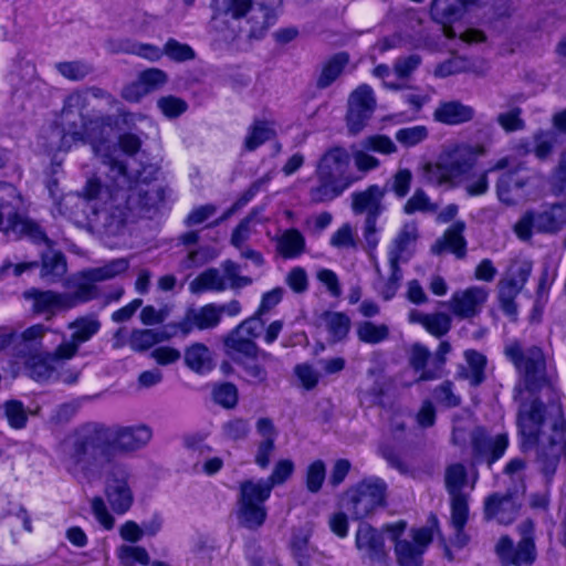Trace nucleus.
<instances>
[{"mask_svg": "<svg viewBox=\"0 0 566 566\" xmlns=\"http://www.w3.org/2000/svg\"><path fill=\"white\" fill-rule=\"evenodd\" d=\"M153 438L149 426L86 422L67 436L62 446V464L80 482L91 483L102 476V464L116 457L144 449Z\"/></svg>", "mask_w": 566, "mask_h": 566, "instance_id": "obj_1", "label": "nucleus"}, {"mask_svg": "<svg viewBox=\"0 0 566 566\" xmlns=\"http://www.w3.org/2000/svg\"><path fill=\"white\" fill-rule=\"evenodd\" d=\"M120 177H109L103 186L97 179H90L84 188L87 200H95L94 209L116 214L122 220L126 211L146 212L157 208L166 199L167 188L160 184L134 180L123 166Z\"/></svg>", "mask_w": 566, "mask_h": 566, "instance_id": "obj_2", "label": "nucleus"}, {"mask_svg": "<svg viewBox=\"0 0 566 566\" xmlns=\"http://www.w3.org/2000/svg\"><path fill=\"white\" fill-rule=\"evenodd\" d=\"M281 0H212L209 32L221 42L234 41L240 32L261 39L276 21Z\"/></svg>", "mask_w": 566, "mask_h": 566, "instance_id": "obj_3", "label": "nucleus"}, {"mask_svg": "<svg viewBox=\"0 0 566 566\" xmlns=\"http://www.w3.org/2000/svg\"><path fill=\"white\" fill-rule=\"evenodd\" d=\"M504 355L520 374L525 390L536 394L544 389L547 401L553 400L554 391L563 397L555 380L547 374L546 356L539 346L524 348L514 340L505 345Z\"/></svg>", "mask_w": 566, "mask_h": 566, "instance_id": "obj_4", "label": "nucleus"}, {"mask_svg": "<svg viewBox=\"0 0 566 566\" xmlns=\"http://www.w3.org/2000/svg\"><path fill=\"white\" fill-rule=\"evenodd\" d=\"M115 124L112 115H96L88 117L73 129L69 138L73 142L88 144L94 155L105 167L106 180L109 177H120V171L126 163L118 158L116 145L111 143V130Z\"/></svg>", "mask_w": 566, "mask_h": 566, "instance_id": "obj_5", "label": "nucleus"}, {"mask_svg": "<svg viewBox=\"0 0 566 566\" xmlns=\"http://www.w3.org/2000/svg\"><path fill=\"white\" fill-rule=\"evenodd\" d=\"M22 207V197L18 189L4 181H0V231L9 237H28L35 243H46L51 241L42 228L31 219L20 213Z\"/></svg>", "mask_w": 566, "mask_h": 566, "instance_id": "obj_6", "label": "nucleus"}, {"mask_svg": "<svg viewBox=\"0 0 566 566\" xmlns=\"http://www.w3.org/2000/svg\"><path fill=\"white\" fill-rule=\"evenodd\" d=\"M444 482L451 502L450 525L453 530L451 543L457 548H463L471 539L465 531L469 518L468 494L463 492L467 483V470L463 464L454 463L446 469Z\"/></svg>", "mask_w": 566, "mask_h": 566, "instance_id": "obj_7", "label": "nucleus"}, {"mask_svg": "<svg viewBox=\"0 0 566 566\" xmlns=\"http://www.w3.org/2000/svg\"><path fill=\"white\" fill-rule=\"evenodd\" d=\"M474 167V149L470 145L448 146L440 154L436 164L423 167L428 181L442 185L461 182Z\"/></svg>", "mask_w": 566, "mask_h": 566, "instance_id": "obj_8", "label": "nucleus"}, {"mask_svg": "<svg viewBox=\"0 0 566 566\" xmlns=\"http://www.w3.org/2000/svg\"><path fill=\"white\" fill-rule=\"evenodd\" d=\"M387 484L377 476L361 480L347 490L346 509L354 520H363L375 514L386 504Z\"/></svg>", "mask_w": 566, "mask_h": 566, "instance_id": "obj_9", "label": "nucleus"}, {"mask_svg": "<svg viewBox=\"0 0 566 566\" xmlns=\"http://www.w3.org/2000/svg\"><path fill=\"white\" fill-rule=\"evenodd\" d=\"M566 224V206L553 203L542 210H527L514 224L513 230L522 241H530L533 232L555 234Z\"/></svg>", "mask_w": 566, "mask_h": 566, "instance_id": "obj_10", "label": "nucleus"}, {"mask_svg": "<svg viewBox=\"0 0 566 566\" xmlns=\"http://www.w3.org/2000/svg\"><path fill=\"white\" fill-rule=\"evenodd\" d=\"M270 495H264L254 484V480H245L240 484L238 499L239 524L249 530L261 527L266 520L265 502Z\"/></svg>", "mask_w": 566, "mask_h": 566, "instance_id": "obj_11", "label": "nucleus"}, {"mask_svg": "<svg viewBox=\"0 0 566 566\" xmlns=\"http://www.w3.org/2000/svg\"><path fill=\"white\" fill-rule=\"evenodd\" d=\"M376 108V98L373 88L367 84L359 85L348 98L346 122L348 132L357 135L371 118Z\"/></svg>", "mask_w": 566, "mask_h": 566, "instance_id": "obj_12", "label": "nucleus"}, {"mask_svg": "<svg viewBox=\"0 0 566 566\" xmlns=\"http://www.w3.org/2000/svg\"><path fill=\"white\" fill-rule=\"evenodd\" d=\"M470 439L474 462H485L489 468L504 455L509 447L506 433L491 436L483 427L475 428Z\"/></svg>", "mask_w": 566, "mask_h": 566, "instance_id": "obj_13", "label": "nucleus"}, {"mask_svg": "<svg viewBox=\"0 0 566 566\" xmlns=\"http://www.w3.org/2000/svg\"><path fill=\"white\" fill-rule=\"evenodd\" d=\"M497 178L495 189L497 198L507 206L516 205L525 196V187L530 184L525 167L521 163L514 164L511 157V165Z\"/></svg>", "mask_w": 566, "mask_h": 566, "instance_id": "obj_14", "label": "nucleus"}, {"mask_svg": "<svg viewBox=\"0 0 566 566\" xmlns=\"http://www.w3.org/2000/svg\"><path fill=\"white\" fill-rule=\"evenodd\" d=\"M129 473L123 465H113L106 478L105 495L116 514H125L134 503Z\"/></svg>", "mask_w": 566, "mask_h": 566, "instance_id": "obj_15", "label": "nucleus"}, {"mask_svg": "<svg viewBox=\"0 0 566 566\" xmlns=\"http://www.w3.org/2000/svg\"><path fill=\"white\" fill-rule=\"evenodd\" d=\"M488 297L486 289L470 286L453 292L449 301L441 304L459 319H473L482 312Z\"/></svg>", "mask_w": 566, "mask_h": 566, "instance_id": "obj_16", "label": "nucleus"}, {"mask_svg": "<svg viewBox=\"0 0 566 566\" xmlns=\"http://www.w3.org/2000/svg\"><path fill=\"white\" fill-rule=\"evenodd\" d=\"M101 327L102 323L94 313L76 317L67 324V328L72 331V334L69 340L60 344V354L72 359L76 356L80 346L97 335Z\"/></svg>", "mask_w": 566, "mask_h": 566, "instance_id": "obj_17", "label": "nucleus"}, {"mask_svg": "<svg viewBox=\"0 0 566 566\" xmlns=\"http://www.w3.org/2000/svg\"><path fill=\"white\" fill-rule=\"evenodd\" d=\"M356 547L370 566H390L382 534L369 524H360L356 533Z\"/></svg>", "mask_w": 566, "mask_h": 566, "instance_id": "obj_18", "label": "nucleus"}, {"mask_svg": "<svg viewBox=\"0 0 566 566\" xmlns=\"http://www.w3.org/2000/svg\"><path fill=\"white\" fill-rule=\"evenodd\" d=\"M87 107L88 97L86 93L75 91L65 97L61 111V126L63 128L61 148H70L67 140L72 130L78 128L90 117L85 114Z\"/></svg>", "mask_w": 566, "mask_h": 566, "instance_id": "obj_19", "label": "nucleus"}, {"mask_svg": "<svg viewBox=\"0 0 566 566\" xmlns=\"http://www.w3.org/2000/svg\"><path fill=\"white\" fill-rule=\"evenodd\" d=\"M419 239V229L416 222H405L387 247L389 265L407 263L415 254Z\"/></svg>", "mask_w": 566, "mask_h": 566, "instance_id": "obj_20", "label": "nucleus"}, {"mask_svg": "<svg viewBox=\"0 0 566 566\" xmlns=\"http://www.w3.org/2000/svg\"><path fill=\"white\" fill-rule=\"evenodd\" d=\"M495 553L504 566H531L537 556L535 541L520 539L516 545L509 536H502Z\"/></svg>", "mask_w": 566, "mask_h": 566, "instance_id": "obj_21", "label": "nucleus"}, {"mask_svg": "<svg viewBox=\"0 0 566 566\" xmlns=\"http://www.w3.org/2000/svg\"><path fill=\"white\" fill-rule=\"evenodd\" d=\"M406 526V522L399 521L385 525L382 531L395 542V554L399 566H420L423 555L421 546H417L410 539L399 538L403 534Z\"/></svg>", "mask_w": 566, "mask_h": 566, "instance_id": "obj_22", "label": "nucleus"}, {"mask_svg": "<svg viewBox=\"0 0 566 566\" xmlns=\"http://www.w3.org/2000/svg\"><path fill=\"white\" fill-rule=\"evenodd\" d=\"M350 163V154L344 147L328 149L318 160L315 171L340 181H348L349 187L356 180L346 174Z\"/></svg>", "mask_w": 566, "mask_h": 566, "instance_id": "obj_23", "label": "nucleus"}, {"mask_svg": "<svg viewBox=\"0 0 566 566\" xmlns=\"http://www.w3.org/2000/svg\"><path fill=\"white\" fill-rule=\"evenodd\" d=\"M24 358L30 377L40 382L48 381L54 376L59 363L71 359L60 354V345L52 352L46 349Z\"/></svg>", "mask_w": 566, "mask_h": 566, "instance_id": "obj_24", "label": "nucleus"}, {"mask_svg": "<svg viewBox=\"0 0 566 566\" xmlns=\"http://www.w3.org/2000/svg\"><path fill=\"white\" fill-rule=\"evenodd\" d=\"M475 0H433L431 3V17L434 21L443 25L444 35L448 39L458 36L455 30L450 25L459 21L465 12L469 3Z\"/></svg>", "mask_w": 566, "mask_h": 566, "instance_id": "obj_25", "label": "nucleus"}, {"mask_svg": "<svg viewBox=\"0 0 566 566\" xmlns=\"http://www.w3.org/2000/svg\"><path fill=\"white\" fill-rule=\"evenodd\" d=\"M23 297L32 302V312L34 314L45 315L46 319L52 318L60 311L67 310L63 293L33 287L24 291Z\"/></svg>", "mask_w": 566, "mask_h": 566, "instance_id": "obj_26", "label": "nucleus"}, {"mask_svg": "<svg viewBox=\"0 0 566 566\" xmlns=\"http://www.w3.org/2000/svg\"><path fill=\"white\" fill-rule=\"evenodd\" d=\"M518 511L520 505L511 494L495 493L486 497L484 502V517L495 520L500 524L509 525L514 522Z\"/></svg>", "mask_w": 566, "mask_h": 566, "instance_id": "obj_27", "label": "nucleus"}, {"mask_svg": "<svg viewBox=\"0 0 566 566\" xmlns=\"http://www.w3.org/2000/svg\"><path fill=\"white\" fill-rule=\"evenodd\" d=\"M70 292L63 293L67 310L88 303L98 297L99 289L94 280L87 277V271L78 272L70 281Z\"/></svg>", "mask_w": 566, "mask_h": 566, "instance_id": "obj_28", "label": "nucleus"}, {"mask_svg": "<svg viewBox=\"0 0 566 566\" xmlns=\"http://www.w3.org/2000/svg\"><path fill=\"white\" fill-rule=\"evenodd\" d=\"M256 432L261 440L256 446L254 462L260 469L264 470L270 465L271 458L275 452L277 431L270 418H260L256 422Z\"/></svg>", "mask_w": 566, "mask_h": 566, "instance_id": "obj_29", "label": "nucleus"}, {"mask_svg": "<svg viewBox=\"0 0 566 566\" xmlns=\"http://www.w3.org/2000/svg\"><path fill=\"white\" fill-rule=\"evenodd\" d=\"M223 346L226 355L234 363L242 358L256 359L260 353L256 343L237 327L224 336Z\"/></svg>", "mask_w": 566, "mask_h": 566, "instance_id": "obj_30", "label": "nucleus"}, {"mask_svg": "<svg viewBox=\"0 0 566 566\" xmlns=\"http://www.w3.org/2000/svg\"><path fill=\"white\" fill-rule=\"evenodd\" d=\"M52 332L50 327L43 324H34L25 328L20 334L15 333L14 353L19 357H27L39 352L46 350L44 338Z\"/></svg>", "mask_w": 566, "mask_h": 566, "instance_id": "obj_31", "label": "nucleus"}, {"mask_svg": "<svg viewBox=\"0 0 566 566\" xmlns=\"http://www.w3.org/2000/svg\"><path fill=\"white\" fill-rule=\"evenodd\" d=\"M386 195V189L377 185L369 186L366 190L353 193L352 208L354 213L360 214L366 212V217L379 218L385 211L382 199Z\"/></svg>", "mask_w": 566, "mask_h": 566, "instance_id": "obj_32", "label": "nucleus"}, {"mask_svg": "<svg viewBox=\"0 0 566 566\" xmlns=\"http://www.w3.org/2000/svg\"><path fill=\"white\" fill-rule=\"evenodd\" d=\"M315 184L308 189V197L313 203H323L339 197L347 188L348 181L331 179V177L315 171Z\"/></svg>", "mask_w": 566, "mask_h": 566, "instance_id": "obj_33", "label": "nucleus"}, {"mask_svg": "<svg viewBox=\"0 0 566 566\" xmlns=\"http://www.w3.org/2000/svg\"><path fill=\"white\" fill-rule=\"evenodd\" d=\"M349 63L346 52H338L324 60L317 70L315 85L318 90L329 87L344 72Z\"/></svg>", "mask_w": 566, "mask_h": 566, "instance_id": "obj_34", "label": "nucleus"}, {"mask_svg": "<svg viewBox=\"0 0 566 566\" xmlns=\"http://www.w3.org/2000/svg\"><path fill=\"white\" fill-rule=\"evenodd\" d=\"M464 223L455 222L449 229L446 230L442 238L436 241L431 247V251L434 254H441L444 251H449L458 259H462L467 254V241L463 237Z\"/></svg>", "mask_w": 566, "mask_h": 566, "instance_id": "obj_35", "label": "nucleus"}, {"mask_svg": "<svg viewBox=\"0 0 566 566\" xmlns=\"http://www.w3.org/2000/svg\"><path fill=\"white\" fill-rule=\"evenodd\" d=\"M474 109L459 101L442 102L433 112L434 120L446 125H460L471 120Z\"/></svg>", "mask_w": 566, "mask_h": 566, "instance_id": "obj_36", "label": "nucleus"}, {"mask_svg": "<svg viewBox=\"0 0 566 566\" xmlns=\"http://www.w3.org/2000/svg\"><path fill=\"white\" fill-rule=\"evenodd\" d=\"M220 310L216 304H207L187 315V319L179 325L184 334H188L192 327L209 329L220 323Z\"/></svg>", "mask_w": 566, "mask_h": 566, "instance_id": "obj_37", "label": "nucleus"}, {"mask_svg": "<svg viewBox=\"0 0 566 566\" xmlns=\"http://www.w3.org/2000/svg\"><path fill=\"white\" fill-rule=\"evenodd\" d=\"M318 319L319 325H323L328 332L333 343L344 340L350 331L352 321L345 313L325 311Z\"/></svg>", "mask_w": 566, "mask_h": 566, "instance_id": "obj_38", "label": "nucleus"}, {"mask_svg": "<svg viewBox=\"0 0 566 566\" xmlns=\"http://www.w3.org/2000/svg\"><path fill=\"white\" fill-rule=\"evenodd\" d=\"M390 274L388 277H385L381 273L379 264L375 263V271L378 275V279L374 283V289L376 293L386 302L392 300L402 281V270L400 265H389Z\"/></svg>", "mask_w": 566, "mask_h": 566, "instance_id": "obj_39", "label": "nucleus"}, {"mask_svg": "<svg viewBox=\"0 0 566 566\" xmlns=\"http://www.w3.org/2000/svg\"><path fill=\"white\" fill-rule=\"evenodd\" d=\"M431 357V353L424 345L420 343H416L411 346L409 353V365L411 368L419 373V381L433 380L440 377V374L437 373L434 367H427L429 359Z\"/></svg>", "mask_w": 566, "mask_h": 566, "instance_id": "obj_40", "label": "nucleus"}, {"mask_svg": "<svg viewBox=\"0 0 566 566\" xmlns=\"http://www.w3.org/2000/svg\"><path fill=\"white\" fill-rule=\"evenodd\" d=\"M295 465L290 459L279 460L272 470V473L266 479L254 480V484L258 485L264 495H271L274 486L284 484L294 473Z\"/></svg>", "mask_w": 566, "mask_h": 566, "instance_id": "obj_41", "label": "nucleus"}, {"mask_svg": "<svg viewBox=\"0 0 566 566\" xmlns=\"http://www.w3.org/2000/svg\"><path fill=\"white\" fill-rule=\"evenodd\" d=\"M530 274V268H524L521 270V285L517 282L510 280L507 282H502L499 289V301L501 310L509 316H515L517 312V306L515 304V297L517 296L522 285L527 279Z\"/></svg>", "mask_w": 566, "mask_h": 566, "instance_id": "obj_42", "label": "nucleus"}, {"mask_svg": "<svg viewBox=\"0 0 566 566\" xmlns=\"http://www.w3.org/2000/svg\"><path fill=\"white\" fill-rule=\"evenodd\" d=\"M276 251L284 259H295L305 251V238L297 229L285 230L276 238Z\"/></svg>", "mask_w": 566, "mask_h": 566, "instance_id": "obj_43", "label": "nucleus"}, {"mask_svg": "<svg viewBox=\"0 0 566 566\" xmlns=\"http://www.w3.org/2000/svg\"><path fill=\"white\" fill-rule=\"evenodd\" d=\"M185 363L193 371L205 374L213 368L211 350L201 343H195L185 352Z\"/></svg>", "mask_w": 566, "mask_h": 566, "instance_id": "obj_44", "label": "nucleus"}, {"mask_svg": "<svg viewBox=\"0 0 566 566\" xmlns=\"http://www.w3.org/2000/svg\"><path fill=\"white\" fill-rule=\"evenodd\" d=\"M511 165V157L505 156L495 161L486 171L481 172L478 176L470 177L469 174L463 180L467 181L465 190L469 196H481L489 190V172L501 171L509 168Z\"/></svg>", "mask_w": 566, "mask_h": 566, "instance_id": "obj_45", "label": "nucleus"}, {"mask_svg": "<svg viewBox=\"0 0 566 566\" xmlns=\"http://www.w3.org/2000/svg\"><path fill=\"white\" fill-rule=\"evenodd\" d=\"M228 287V284L221 271L216 268H209L200 273L189 284V290L192 293H202L206 291L222 292Z\"/></svg>", "mask_w": 566, "mask_h": 566, "instance_id": "obj_46", "label": "nucleus"}, {"mask_svg": "<svg viewBox=\"0 0 566 566\" xmlns=\"http://www.w3.org/2000/svg\"><path fill=\"white\" fill-rule=\"evenodd\" d=\"M170 336L164 329H134L128 344L135 352H145L154 345L169 339Z\"/></svg>", "mask_w": 566, "mask_h": 566, "instance_id": "obj_47", "label": "nucleus"}, {"mask_svg": "<svg viewBox=\"0 0 566 566\" xmlns=\"http://www.w3.org/2000/svg\"><path fill=\"white\" fill-rule=\"evenodd\" d=\"M274 134V129L269 122L254 119L252 125L248 128L247 136L244 138V150L254 151L261 145L272 139Z\"/></svg>", "mask_w": 566, "mask_h": 566, "instance_id": "obj_48", "label": "nucleus"}, {"mask_svg": "<svg viewBox=\"0 0 566 566\" xmlns=\"http://www.w3.org/2000/svg\"><path fill=\"white\" fill-rule=\"evenodd\" d=\"M129 269V260L127 258L113 259L105 264L96 268L86 269L87 277L96 283L113 280L125 273Z\"/></svg>", "mask_w": 566, "mask_h": 566, "instance_id": "obj_49", "label": "nucleus"}, {"mask_svg": "<svg viewBox=\"0 0 566 566\" xmlns=\"http://www.w3.org/2000/svg\"><path fill=\"white\" fill-rule=\"evenodd\" d=\"M66 273V260L62 252L49 250L42 253L41 276L54 282Z\"/></svg>", "mask_w": 566, "mask_h": 566, "instance_id": "obj_50", "label": "nucleus"}, {"mask_svg": "<svg viewBox=\"0 0 566 566\" xmlns=\"http://www.w3.org/2000/svg\"><path fill=\"white\" fill-rule=\"evenodd\" d=\"M310 536L308 530H300L293 533L291 549L298 566H310L312 557L316 552L308 543Z\"/></svg>", "mask_w": 566, "mask_h": 566, "instance_id": "obj_51", "label": "nucleus"}, {"mask_svg": "<svg viewBox=\"0 0 566 566\" xmlns=\"http://www.w3.org/2000/svg\"><path fill=\"white\" fill-rule=\"evenodd\" d=\"M464 357L468 363L464 377L471 386L476 387L485 380L486 357L474 349L465 350Z\"/></svg>", "mask_w": 566, "mask_h": 566, "instance_id": "obj_52", "label": "nucleus"}, {"mask_svg": "<svg viewBox=\"0 0 566 566\" xmlns=\"http://www.w3.org/2000/svg\"><path fill=\"white\" fill-rule=\"evenodd\" d=\"M357 337L366 344H379L389 337V327L386 324H375L370 321L357 325Z\"/></svg>", "mask_w": 566, "mask_h": 566, "instance_id": "obj_53", "label": "nucleus"}, {"mask_svg": "<svg viewBox=\"0 0 566 566\" xmlns=\"http://www.w3.org/2000/svg\"><path fill=\"white\" fill-rule=\"evenodd\" d=\"M55 70L69 81L78 82L88 76L93 71V66L83 61H65L55 64Z\"/></svg>", "mask_w": 566, "mask_h": 566, "instance_id": "obj_54", "label": "nucleus"}, {"mask_svg": "<svg viewBox=\"0 0 566 566\" xmlns=\"http://www.w3.org/2000/svg\"><path fill=\"white\" fill-rule=\"evenodd\" d=\"M412 172L408 168H399L390 179H388L382 189H386V193L391 191L397 198H405L411 187Z\"/></svg>", "mask_w": 566, "mask_h": 566, "instance_id": "obj_55", "label": "nucleus"}, {"mask_svg": "<svg viewBox=\"0 0 566 566\" xmlns=\"http://www.w3.org/2000/svg\"><path fill=\"white\" fill-rule=\"evenodd\" d=\"M533 153L539 160H546L557 144V135L552 130H538L533 135Z\"/></svg>", "mask_w": 566, "mask_h": 566, "instance_id": "obj_56", "label": "nucleus"}, {"mask_svg": "<svg viewBox=\"0 0 566 566\" xmlns=\"http://www.w3.org/2000/svg\"><path fill=\"white\" fill-rule=\"evenodd\" d=\"M259 213L258 208H253L248 216H245L239 224L233 229L230 243L237 248L242 249L244 243L250 239L252 234V224L256 221Z\"/></svg>", "mask_w": 566, "mask_h": 566, "instance_id": "obj_57", "label": "nucleus"}, {"mask_svg": "<svg viewBox=\"0 0 566 566\" xmlns=\"http://www.w3.org/2000/svg\"><path fill=\"white\" fill-rule=\"evenodd\" d=\"M422 327L432 336L441 338L450 332L452 318L444 312L429 313Z\"/></svg>", "mask_w": 566, "mask_h": 566, "instance_id": "obj_58", "label": "nucleus"}, {"mask_svg": "<svg viewBox=\"0 0 566 566\" xmlns=\"http://www.w3.org/2000/svg\"><path fill=\"white\" fill-rule=\"evenodd\" d=\"M3 408L8 423L12 429L21 430L27 427L28 411L20 400H8Z\"/></svg>", "mask_w": 566, "mask_h": 566, "instance_id": "obj_59", "label": "nucleus"}, {"mask_svg": "<svg viewBox=\"0 0 566 566\" xmlns=\"http://www.w3.org/2000/svg\"><path fill=\"white\" fill-rule=\"evenodd\" d=\"M437 210L438 206L431 202L427 193L420 188L413 192L403 206V212L409 216L416 212L433 213Z\"/></svg>", "mask_w": 566, "mask_h": 566, "instance_id": "obj_60", "label": "nucleus"}, {"mask_svg": "<svg viewBox=\"0 0 566 566\" xmlns=\"http://www.w3.org/2000/svg\"><path fill=\"white\" fill-rule=\"evenodd\" d=\"M326 479V465L322 460H315L308 464L305 473L306 489L311 493H318Z\"/></svg>", "mask_w": 566, "mask_h": 566, "instance_id": "obj_61", "label": "nucleus"}, {"mask_svg": "<svg viewBox=\"0 0 566 566\" xmlns=\"http://www.w3.org/2000/svg\"><path fill=\"white\" fill-rule=\"evenodd\" d=\"M221 270L228 287L232 290L242 289L252 284V279L240 275V265L231 260L222 262Z\"/></svg>", "mask_w": 566, "mask_h": 566, "instance_id": "obj_62", "label": "nucleus"}, {"mask_svg": "<svg viewBox=\"0 0 566 566\" xmlns=\"http://www.w3.org/2000/svg\"><path fill=\"white\" fill-rule=\"evenodd\" d=\"M359 146L369 151H375L381 155H391L397 151L396 144L387 135H370L365 137Z\"/></svg>", "mask_w": 566, "mask_h": 566, "instance_id": "obj_63", "label": "nucleus"}, {"mask_svg": "<svg viewBox=\"0 0 566 566\" xmlns=\"http://www.w3.org/2000/svg\"><path fill=\"white\" fill-rule=\"evenodd\" d=\"M164 55L176 62L191 61L196 57L192 48L186 43H180L176 39H168L163 48Z\"/></svg>", "mask_w": 566, "mask_h": 566, "instance_id": "obj_64", "label": "nucleus"}]
</instances>
